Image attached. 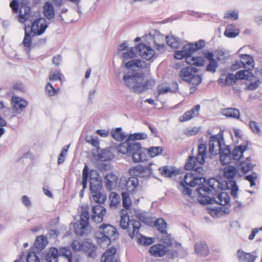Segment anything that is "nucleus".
<instances>
[{
    "label": "nucleus",
    "mask_w": 262,
    "mask_h": 262,
    "mask_svg": "<svg viewBox=\"0 0 262 262\" xmlns=\"http://www.w3.org/2000/svg\"><path fill=\"white\" fill-rule=\"evenodd\" d=\"M19 13L17 19L21 24H24L28 20L32 22L31 33L33 36H38L43 34L48 27L47 21L45 18L39 16V13L31 12L30 2L28 0H21L18 4Z\"/></svg>",
    "instance_id": "f257e3e1"
},
{
    "label": "nucleus",
    "mask_w": 262,
    "mask_h": 262,
    "mask_svg": "<svg viewBox=\"0 0 262 262\" xmlns=\"http://www.w3.org/2000/svg\"><path fill=\"white\" fill-rule=\"evenodd\" d=\"M147 138V135L144 133L131 134L124 142L118 145L117 150L122 154L132 156L133 161L135 163L144 162L147 160L146 154L143 150L140 143L136 140Z\"/></svg>",
    "instance_id": "f03ea898"
},
{
    "label": "nucleus",
    "mask_w": 262,
    "mask_h": 262,
    "mask_svg": "<svg viewBox=\"0 0 262 262\" xmlns=\"http://www.w3.org/2000/svg\"><path fill=\"white\" fill-rule=\"evenodd\" d=\"M123 81L133 92L140 94L153 86L155 83L154 80L148 79L144 81V75L136 72H128L123 78Z\"/></svg>",
    "instance_id": "7ed1b4c3"
},
{
    "label": "nucleus",
    "mask_w": 262,
    "mask_h": 262,
    "mask_svg": "<svg viewBox=\"0 0 262 262\" xmlns=\"http://www.w3.org/2000/svg\"><path fill=\"white\" fill-rule=\"evenodd\" d=\"M95 236L98 242L101 244L105 243L108 245L111 240H115L118 237L117 229L110 224H103L99 226L96 232Z\"/></svg>",
    "instance_id": "20e7f679"
},
{
    "label": "nucleus",
    "mask_w": 262,
    "mask_h": 262,
    "mask_svg": "<svg viewBox=\"0 0 262 262\" xmlns=\"http://www.w3.org/2000/svg\"><path fill=\"white\" fill-rule=\"evenodd\" d=\"M198 71L195 67L188 66L181 70L180 76L183 80L192 85H198L202 82V78L197 74Z\"/></svg>",
    "instance_id": "39448f33"
},
{
    "label": "nucleus",
    "mask_w": 262,
    "mask_h": 262,
    "mask_svg": "<svg viewBox=\"0 0 262 262\" xmlns=\"http://www.w3.org/2000/svg\"><path fill=\"white\" fill-rule=\"evenodd\" d=\"M141 224L137 220H130L129 217L120 218V226L123 229H127L129 236L133 238L138 234Z\"/></svg>",
    "instance_id": "423d86ee"
},
{
    "label": "nucleus",
    "mask_w": 262,
    "mask_h": 262,
    "mask_svg": "<svg viewBox=\"0 0 262 262\" xmlns=\"http://www.w3.org/2000/svg\"><path fill=\"white\" fill-rule=\"evenodd\" d=\"M89 219L90 214L88 206H82L80 224L74 225V231L76 235L80 236L84 235L86 228L89 225Z\"/></svg>",
    "instance_id": "0eeeda50"
},
{
    "label": "nucleus",
    "mask_w": 262,
    "mask_h": 262,
    "mask_svg": "<svg viewBox=\"0 0 262 262\" xmlns=\"http://www.w3.org/2000/svg\"><path fill=\"white\" fill-rule=\"evenodd\" d=\"M206 201L204 204L216 203L222 206H226L230 203V197L228 193L224 191L220 192L218 193L213 194L211 197L205 196ZM201 203H203L201 202Z\"/></svg>",
    "instance_id": "6e6552de"
},
{
    "label": "nucleus",
    "mask_w": 262,
    "mask_h": 262,
    "mask_svg": "<svg viewBox=\"0 0 262 262\" xmlns=\"http://www.w3.org/2000/svg\"><path fill=\"white\" fill-rule=\"evenodd\" d=\"M207 184L209 186H203L199 187L198 192L203 198L207 196L213 192H217L220 189L221 183L215 178H210L208 180Z\"/></svg>",
    "instance_id": "1a4fd4ad"
},
{
    "label": "nucleus",
    "mask_w": 262,
    "mask_h": 262,
    "mask_svg": "<svg viewBox=\"0 0 262 262\" xmlns=\"http://www.w3.org/2000/svg\"><path fill=\"white\" fill-rule=\"evenodd\" d=\"M119 187L122 189H125L130 193H135L139 187V180L137 178L132 177L127 180L121 179Z\"/></svg>",
    "instance_id": "9d476101"
},
{
    "label": "nucleus",
    "mask_w": 262,
    "mask_h": 262,
    "mask_svg": "<svg viewBox=\"0 0 262 262\" xmlns=\"http://www.w3.org/2000/svg\"><path fill=\"white\" fill-rule=\"evenodd\" d=\"M90 189L91 193H97L101 191L102 187V182L98 171L92 169L90 171Z\"/></svg>",
    "instance_id": "9b49d317"
},
{
    "label": "nucleus",
    "mask_w": 262,
    "mask_h": 262,
    "mask_svg": "<svg viewBox=\"0 0 262 262\" xmlns=\"http://www.w3.org/2000/svg\"><path fill=\"white\" fill-rule=\"evenodd\" d=\"M152 165V163L149 164L146 166L138 165L129 169V173L130 175L134 176L136 178L148 177L152 173V168L151 167Z\"/></svg>",
    "instance_id": "f8f14e48"
},
{
    "label": "nucleus",
    "mask_w": 262,
    "mask_h": 262,
    "mask_svg": "<svg viewBox=\"0 0 262 262\" xmlns=\"http://www.w3.org/2000/svg\"><path fill=\"white\" fill-rule=\"evenodd\" d=\"M242 67L247 70H252L254 67V60L253 57L247 54H242L241 56L240 61H237L232 65V69L236 70Z\"/></svg>",
    "instance_id": "ddd939ff"
},
{
    "label": "nucleus",
    "mask_w": 262,
    "mask_h": 262,
    "mask_svg": "<svg viewBox=\"0 0 262 262\" xmlns=\"http://www.w3.org/2000/svg\"><path fill=\"white\" fill-rule=\"evenodd\" d=\"M209 151L212 155L219 154L222 149V139L216 136H212L209 141Z\"/></svg>",
    "instance_id": "4468645a"
},
{
    "label": "nucleus",
    "mask_w": 262,
    "mask_h": 262,
    "mask_svg": "<svg viewBox=\"0 0 262 262\" xmlns=\"http://www.w3.org/2000/svg\"><path fill=\"white\" fill-rule=\"evenodd\" d=\"M205 181V180L203 177L195 176L194 173L190 172L185 174L182 182L187 186L193 187L196 185L203 184Z\"/></svg>",
    "instance_id": "2eb2a0df"
},
{
    "label": "nucleus",
    "mask_w": 262,
    "mask_h": 262,
    "mask_svg": "<svg viewBox=\"0 0 262 262\" xmlns=\"http://www.w3.org/2000/svg\"><path fill=\"white\" fill-rule=\"evenodd\" d=\"M139 55L146 60L151 59L155 55V51L150 47L140 43L136 47Z\"/></svg>",
    "instance_id": "dca6fc26"
},
{
    "label": "nucleus",
    "mask_w": 262,
    "mask_h": 262,
    "mask_svg": "<svg viewBox=\"0 0 262 262\" xmlns=\"http://www.w3.org/2000/svg\"><path fill=\"white\" fill-rule=\"evenodd\" d=\"M92 220L97 223H100L103 221V216L106 212V209L100 205L94 206L92 210Z\"/></svg>",
    "instance_id": "f3484780"
},
{
    "label": "nucleus",
    "mask_w": 262,
    "mask_h": 262,
    "mask_svg": "<svg viewBox=\"0 0 262 262\" xmlns=\"http://www.w3.org/2000/svg\"><path fill=\"white\" fill-rule=\"evenodd\" d=\"M236 255L239 262H255L257 257V253L255 251L247 253L241 249L237 250Z\"/></svg>",
    "instance_id": "a211bd4d"
},
{
    "label": "nucleus",
    "mask_w": 262,
    "mask_h": 262,
    "mask_svg": "<svg viewBox=\"0 0 262 262\" xmlns=\"http://www.w3.org/2000/svg\"><path fill=\"white\" fill-rule=\"evenodd\" d=\"M237 79L234 75L228 73L222 74L218 80L219 83L224 86H230L236 83Z\"/></svg>",
    "instance_id": "6ab92c4d"
},
{
    "label": "nucleus",
    "mask_w": 262,
    "mask_h": 262,
    "mask_svg": "<svg viewBox=\"0 0 262 262\" xmlns=\"http://www.w3.org/2000/svg\"><path fill=\"white\" fill-rule=\"evenodd\" d=\"M105 185L107 190L110 191L114 189L117 183V177L112 172L107 173L104 178Z\"/></svg>",
    "instance_id": "aec40b11"
},
{
    "label": "nucleus",
    "mask_w": 262,
    "mask_h": 262,
    "mask_svg": "<svg viewBox=\"0 0 262 262\" xmlns=\"http://www.w3.org/2000/svg\"><path fill=\"white\" fill-rule=\"evenodd\" d=\"M168 247L163 244H157L152 246L149 250L150 254L156 257L162 256L168 251Z\"/></svg>",
    "instance_id": "412c9836"
},
{
    "label": "nucleus",
    "mask_w": 262,
    "mask_h": 262,
    "mask_svg": "<svg viewBox=\"0 0 262 262\" xmlns=\"http://www.w3.org/2000/svg\"><path fill=\"white\" fill-rule=\"evenodd\" d=\"M12 100L13 110L18 113H21L28 104L26 100L17 96H13Z\"/></svg>",
    "instance_id": "4be33fe9"
},
{
    "label": "nucleus",
    "mask_w": 262,
    "mask_h": 262,
    "mask_svg": "<svg viewBox=\"0 0 262 262\" xmlns=\"http://www.w3.org/2000/svg\"><path fill=\"white\" fill-rule=\"evenodd\" d=\"M254 167V165L252 164L251 162V159L248 157L245 160L242 161L238 165V170L245 175L248 172L252 170Z\"/></svg>",
    "instance_id": "5701e85b"
},
{
    "label": "nucleus",
    "mask_w": 262,
    "mask_h": 262,
    "mask_svg": "<svg viewBox=\"0 0 262 262\" xmlns=\"http://www.w3.org/2000/svg\"><path fill=\"white\" fill-rule=\"evenodd\" d=\"M195 253L202 256H205L209 253V249L204 242L200 241L195 243L194 246Z\"/></svg>",
    "instance_id": "b1692460"
},
{
    "label": "nucleus",
    "mask_w": 262,
    "mask_h": 262,
    "mask_svg": "<svg viewBox=\"0 0 262 262\" xmlns=\"http://www.w3.org/2000/svg\"><path fill=\"white\" fill-rule=\"evenodd\" d=\"M96 246L89 239L84 241L83 250L88 256L95 257L96 256Z\"/></svg>",
    "instance_id": "393cba45"
},
{
    "label": "nucleus",
    "mask_w": 262,
    "mask_h": 262,
    "mask_svg": "<svg viewBox=\"0 0 262 262\" xmlns=\"http://www.w3.org/2000/svg\"><path fill=\"white\" fill-rule=\"evenodd\" d=\"M200 109V105L199 104L194 106L191 110L188 111L184 114L181 117V120L182 121H187L194 117L198 116Z\"/></svg>",
    "instance_id": "a878e982"
},
{
    "label": "nucleus",
    "mask_w": 262,
    "mask_h": 262,
    "mask_svg": "<svg viewBox=\"0 0 262 262\" xmlns=\"http://www.w3.org/2000/svg\"><path fill=\"white\" fill-rule=\"evenodd\" d=\"M43 12L48 19H51L54 17V8L51 2H46L45 3L43 7Z\"/></svg>",
    "instance_id": "bb28decb"
},
{
    "label": "nucleus",
    "mask_w": 262,
    "mask_h": 262,
    "mask_svg": "<svg viewBox=\"0 0 262 262\" xmlns=\"http://www.w3.org/2000/svg\"><path fill=\"white\" fill-rule=\"evenodd\" d=\"M116 250L115 248L112 247L108 249L103 254L101 257V262H106V261L117 260L115 257Z\"/></svg>",
    "instance_id": "cd10ccee"
},
{
    "label": "nucleus",
    "mask_w": 262,
    "mask_h": 262,
    "mask_svg": "<svg viewBox=\"0 0 262 262\" xmlns=\"http://www.w3.org/2000/svg\"><path fill=\"white\" fill-rule=\"evenodd\" d=\"M220 161L223 165L229 164L231 161V153L228 147L223 149L220 152Z\"/></svg>",
    "instance_id": "c85d7f7f"
},
{
    "label": "nucleus",
    "mask_w": 262,
    "mask_h": 262,
    "mask_svg": "<svg viewBox=\"0 0 262 262\" xmlns=\"http://www.w3.org/2000/svg\"><path fill=\"white\" fill-rule=\"evenodd\" d=\"M239 33V29L234 24L228 25L226 28L224 34L229 38H234L237 36Z\"/></svg>",
    "instance_id": "c756f323"
},
{
    "label": "nucleus",
    "mask_w": 262,
    "mask_h": 262,
    "mask_svg": "<svg viewBox=\"0 0 262 262\" xmlns=\"http://www.w3.org/2000/svg\"><path fill=\"white\" fill-rule=\"evenodd\" d=\"M113 154L107 149H103L98 151L97 159L101 161L111 160L113 158Z\"/></svg>",
    "instance_id": "7c9ffc66"
},
{
    "label": "nucleus",
    "mask_w": 262,
    "mask_h": 262,
    "mask_svg": "<svg viewBox=\"0 0 262 262\" xmlns=\"http://www.w3.org/2000/svg\"><path fill=\"white\" fill-rule=\"evenodd\" d=\"M206 145L204 144H200L198 147V154L196 157L200 165L204 164L205 162V159L206 157Z\"/></svg>",
    "instance_id": "2f4dec72"
},
{
    "label": "nucleus",
    "mask_w": 262,
    "mask_h": 262,
    "mask_svg": "<svg viewBox=\"0 0 262 262\" xmlns=\"http://www.w3.org/2000/svg\"><path fill=\"white\" fill-rule=\"evenodd\" d=\"M229 212V209L227 207H219L212 208L210 210V214L213 217H219Z\"/></svg>",
    "instance_id": "473e14b6"
},
{
    "label": "nucleus",
    "mask_w": 262,
    "mask_h": 262,
    "mask_svg": "<svg viewBox=\"0 0 262 262\" xmlns=\"http://www.w3.org/2000/svg\"><path fill=\"white\" fill-rule=\"evenodd\" d=\"M111 203L110 206L111 208H117L121 206V199L120 195L115 192H111L109 195Z\"/></svg>",
    "instance_id": "72a5a7b5"
},
{
    "label": "nucleus",
    "mask_w": 262,
    "mask_h": 262,
    "mask_svg": "<svg viewBox=\"0 0 262 262\" xmlns=\"http://www.w3.org/2000/svg\"><path fill=\"white\" fill-rule=\"evenodd\" d=\"M222 114L227 117L239 119V111L234 108H227L222 110Z\"/></svg>",
    "instance_id": "f704fd0d"
},
{
    "label": "nucleus",
    "mask_w": 262,
    "mask_h": 262,
    "mask_svg": "<svg viewBox=\"0 0 262 262\" xmlns=\"http://www.w3.org/2000/svg\"><path fill=\"white\" fill-rule=\"evenodd\" d=\"M204 61V58L202 57L188 56L186 58V62L190 65L201 66L203 65Z\"/></svg>",
    "instance_id": "c9c22d12"
},
{
    "label": "nucleus",
    "mask_w": 262,
    "mask_h": 262,
    "mask_svg": "<svg viewBox=\"0 0 262 262\" xmlns=\"http://www.w3.org/2000/svg\"><path fill=\"white\" fill-rule=\"evenodd\" d=\"M247 145H241L236 147L233 150L231 156L233 159L237 160L240 159L243 156L244 151L247 148Z\"/></svg>",
    "instance_id": "e433bc0d"
},
{
    "label": "nucleus",
    "mask_w": 262,
    "mask_h": 262,
    "mask_svg": "<svg viewBox=\"0 0 262 262\" xmlns=\"http://www.w3.org/2000/svg\"><path fill=\"white\" fill-rule=\"evenodd\" d=\"M155 226L156 228L162 234L167 233V223L165 221L162 219L159 218L156 220L154 222Z\"/></svg>",
    "instance_id": "4c0bfd02"
},
{
    "label": "nucleus",
    "mask_w": 262,
    "mask_h": 262,
    "mask_svg": "<svg viewBox=\"0 0 262 262\" xmlns=\"http://www.w3.org/2000/svg\"><path fill=\"white\" fill-rule=\"evenodd\" d=\"M58 251L56 248H51L46 255L47 262H58Z\"/></svg>",
    "instance_id": "58836bf2"
},
{
    "label": "nucleus",
    "mask_w": 262,
    "mask_h": 262,
    "mask_svg": "<svg viewBox=\"0 0 262 262\" xmlns=\"http://www.w3.org/2000/svg\"><path fill=\"white\" fill-rule=\"evenodd\" d=\"M166 40L168 45L174 49L179 48L181 45V40L173 35L167 36Z\"/></svg>",
    "instance_id": "ea45409f"
},
{
    "label": "nucleus",
    "mask_w": 262,
    "mask_h": 262,
    "mask_svg": "<svg viewBox=\"0 0 262 262\" xmlns=\"http://www.w3.org/2000/svg\"><path fill=\"white\" fill-rule=\"evenodd\" d=\"M237 171L234 166H227L224 169V176L229 180H232L234 178Z\"/></svg>",
    "instance_id": "a19ab883"
},
{
    "label": "nucleus",
    "mask_w": 262,
    "mask_h": 262,
    "mask_svg": "<svg viewBox=\"0 0 262 262\" xmlns=\"http://www.w3.org/2000/svg\"><path fill=\"white\" fill-rule=\"evenodd\" d=\"M47 244L48 241L46 237L41 235L36 237L34 245L36 248L41 250L45 248Z\"/></svg>",
    "instance_id": "79ce46f5"
},
{
    "label": "nucleus",
    "mask_w": 262,
    "mask_h": 262,
    "mask_svg": "<svg viewBox=\"0 0 262 262\" xmlns=\"http://www.w3.org/2000/svg\"><path fill=\"white\" fill-rule=\"evenodd\" d=\"M198 164H199L198 158L196 157L190 156L185 165V168L187 170H192Z\"/></svg>",
    "instance_id": "37998d69"
},
{
    "label": "nucleus",
    "mask_w": 262,
    "mask_h": 262,
    "mask_svg": "<svg viewBox=\"0 0 262 262\" xmlns=\"http://www.w3.org/2000/svg\"><path fill=\"white\" fill-rule=\"evenodd\" d=\"M250 70L246 69L244 70H240L236 73L234 76L236 77L237 80L238 79H246L248 80L252 73L250 72Z\"/></svg>",
    "instance_id": "c03bdc74"
},
{
    "label": "nucleus",
    "mask_w": 262,
    "mask_h": 262,
    "mask_svg": "<svg viewBox=\"0 0 262 262\" xmlns=\"http://www.w3.org/2000/svg\"><path fill=\"white\" fill-rule=\"evenodd\" d=\"M111 134L113 138L118 141H123L126 137L125 133L122 132L120 127L117 128L115 130H113Z\"/></svg>",
    "instance_id": "a18cd8bd"
},
{
    "label": "nucleus",
    "mask_w": 262,
    "mask_h": 262,
    "mask_svg": "<svg viewBox=\"0 0 262 262\" xmlns=\"http://www.w3.org/2000/svg\"><path fill=\"white\" fill-rule=\"evenodd\" d=\"M89 175H90L89 169L88 166L85 164L82 170V181L81 182V185H82V189L84 190L87 187Z\"/></svg>",
    "instance_id": "49530a36"
},
{
    "label": "nucleus",
    "mask_w": 262,
    "mask_h": 262,
    "mask_svg": "<svg viewBox=\"0 0 262 262\" xmlns=\"http://www.w3.org/2000/svg\"><path fill=\"white\" fill-rule=\"evenodd\" d=\"M92 194L93 200L98 204H102L106 200V195L102 193L101 191L97 193H93Z\"/></svg>",
    "instance_id": "de8ad7c7"
},
{
    "label": "nucleus",
    "mask_w": 262,
    "mask_h": 262,
    "mask_svg": "<svg viewBox=\"0 0 262 262\" xmlns=\"http://www.w3.org/2000/svg\"><path fill=\"white\" fill-rule=\"evenodd\" d=\"M121 195L123 207L126 210H129L132 205V201L129 198L128 193L126 192H122Z\"/></svg>",
    "instance_id": "09e8293b"
},
{
    "label": "nucleus",
    "mask_w": 262,
    "mask_h": 262,
    "mask_svg": "<svg viewBox=\"0 0 262 262\" xmlns=\"http://www.w3.org/2000/svg\"><path fill=\"white\" fill-rule=\"evenodd\" d=\"M248 80L251 81V83L247 85L248 90H254L258 87L260 81L258 77L251 75V77Z\"/></svg>",
    "instance_id": "8fccbe9b"
},
{
    "label": "nucleus",
    "mask_w": 262,
    "mask_h": 262,
    "mask_svg": "<svg viewBox=\"0 0 262 262\" xmlns=\"http://www.w3.org/2000/svg\"><path fill=\"white\" fill-rule=\"evenodd\" d=\"M138 235L140 236V237H138V242L140 244L142 245L149 246L154 242V238L147 237L142 236L139 232L138 234L136 236H138Z\"/></svg>",
    "instance_id": "3c124183"
},
{
    "label": "nucleus",
    "mask_w": 262,
    "mask_h": 262,
    "mask_svg": "<svg viewBox=\"0 0 262 262\" xmlns=\"http://www.w3.org/2000/svg\"><path fill=\"white\" fill-rule=\"evenodd\" d=\"M159 170L160 171L161 174L166 177L170 178L176 174V171L172 169V168H169L168 166L159 168Z\"/></svg>",
    "instance_id": "603ef678"
},
{
    "label": "nucleus",
    "mask_w": 262,
    "mask_h": 262,
    "mask_svg": "<svg viewBox=\"0 0 262 262\" xmlns=\"http://www.w3.org/2000/svg\"><path fill=\"white\" fill-rule=\"evenodd\" d=\"M163 151L161 146L150 147L148 150V154L151 157H155L162 154Z\"/></svg>",
    "instance_id": "864d4df0"
},
{
    "label": "nucleus",
    "mask_w": 262,
    "mask_h": 262,
    "mask_svg": "<svg viewBox=\"0 0 262 262\" xmlns=\"http://www.w3.org/2000/svg\"><path fill=\"white\" fill-rule=\"evenodd\" d=\"M194 48V44L188 43L183 46L182 50L184 51L186 57H188V56H192L195 51Z\"/></svg>",
    "instance_id": "5fc2aeb1"
},
{
    "label": "nucleus",
    "mask_w": 262,
    "mask_h": 262,
    "mask_svg": "<svg viewBox=\"0 0 262 262\" xmlns=\"http://www.w3.org/2000/svg\"><path fill=\"white\" fill-rule=\"evenodd\" d=\"M25 37L23 41V44L25 47L29 48L31 46L32 38L31 33L27 31V27L25 28Z\"/></svg>",
    "instance_id": "6e6d98bb"
},
{
    "label": "nucleus",
    "mask_w": 262,
    "mask_h": 262,
    "mask_svg": "<svg viewBox=\"0 0 262 262\" xmlns=\"http://www.w3.org/2000/svg\"><path fill=\"white\" fill-rule=\"evenodd\" d=\"M157 91L158 95H162L167 93L171 91L170 87L167 86L165 84L162 83L158 85Z\"/></svg>",
    "instance_id": "4d7b16f0"
},
{
    "label": "nucleus",
    "mask_w": 262,
    "mask_h": 262,
    "mask_svg": "<svg viewBox=\"0 0 262 262\" xmlns=\"http://www.w3.org/2000/svg\"><path fill=\"white\" fill-rule=\"evenodd\" d=\"M161 37V42L157 43H155V49L159 51L160 52H163L165 51L166 49V46L165 44V37L164 36H160Z\"/></svg>",
    "instance_id": "13d9d810"
},
{
    "label": "nucleus",
    "mask_w": 262,
    "mask_h": 262,
    "mask_svg": "<svg viewBox=\"0 0 262 262\" xmlns=\"http://www.w3.org/2000/svg\"><path fill=\"white\" fill-rule=\"evenodd\" d=\"M27 262H40V259L34 252H30L27 256ZM14 262H17L15 260Z\"/></svg>",
    "instance_id": "bf43d9fd"
},
{
    "label": "nucleus",
    "mask_w": 262,
    "mask_h": 262,
    "mask_svg": "<svg viewBox=\"0 0 262 262\" xmlns=\"http://www.w3.org/2000/svg\"><path fill=\"white\" fill-rule=\"evenodd\" d=\"M218 67V63L216 60H212L209 61V64L206 67V71L211 73H214Z\"/></svg>",
    "instance_id": "052dcab7"
},
{
    "label": "nucleus",
    "mask_w": 262,
    "mask_h": 262,
    "mask_svg": "<svg viewBox=\"0 0 262 262\" xmlns=\"http://www.w3.org/2000/svg\"><path fill=\"white\" fill-rule=\"evenodd\" d=\"M136 56V53L134 48H129L128 51L125 52L123 54V58L124 60H128L134 58Z\"/></svg>",
    "instance_id": "680f3d73"
},
{
    "label": "nucleus",
    "mask_w": 262,
    "mask_h": 262,
    "mask_svg": "<svg viewBox=\"0 0 262 262\" xmlns=\"http://www.w3.org/2000/svg\"><path fill=\"white\" fill-rule=\"evenodd\" d=\"M249 126L254 133L258 135L260 134L261 131L258 123L254 121H251L249 122Z\"/></svg>",
    "instance_id": "e2e57ef3"
},
{
    "label": "nucleus",
    "mask_w": 262,
    "mask_h": 262,
    "mask_svg": "<svg viewBox=\"0 0 262 262\" xmlns=\"http://www.w3.org/2000/svg\"><path fill=\"white\" fill-rule=\"evenodd\" d=\"M84 245V241L80 242L78 240H74L72 243V249L74 251L83 250V245Z\"/></svg>",
    "instance_id": "0e129e2a"
},
{
    "label": "nucleus",
    "mask_w": 262,
    "mask_h": 262,
    "mask_svg": "<svg viewBox=\"0 0 262 262\" xmlns=\"http://www.w3.org/2000/svg\"><path fill=\"white\" fill-rule=\"evenodd\" d=\"M230 186L231 187V194L234 198H236L238 188L235 181H231L230 182Z\"/></svg>",
    "instance_id": "69168bd1"
},
{
    "label": "nucleus",
    "mask_w": 262,
    "mask_h": 262,
    "mask_svg": "<svg viewBox=\"0 0 262 262\" xmlns=\"http://www.w3.org/2000/svg\"><path fill=\"white\" fill-rule=\"evenodd\" d=\"M257 178V174L256 173L254 172L251 174L247 175L245 177V179L250 183L251 187L255 186V181Z\"/></svg>",
    "instance_id": "338daca9"
},
{
    "label": "nucleus",
    "mask_w": 262,
    "mask_h": 262,
    "mask_svg": "<svg viewBox=\"0 0 262 262\" xmlns=\"http://www.w3.org/2000/svg\"><path fill=\"white\" fill-rule=\"evenodd\" d=\"M49 79L51 81L61 80V74L58 71H51L49 76Z\"/></svg>",
    "instance_id": "774afa93"
}]
</instances>
